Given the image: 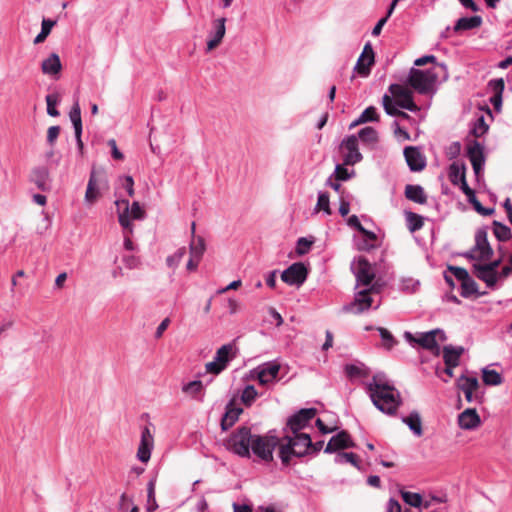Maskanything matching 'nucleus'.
I'll return each instance as SVG.
<instances>
[{
  "instance_id": "nucleus-1",
  "label": "nucleus",
  "mask_w": 512,
  "mask_h": 512,
  "mask_svg": "<svg viewBox=\"0 0 512 512\" xmlns=\"http://www.w3.org/2000/svg\"><path fill=\"white\" fill-rule=\"evenodd\" d=\"M280 445L279 437L272 432L264 435L253 434L248 427L238 428L226 442L227 449L239 457L251 458L253 455L263 463L273 461V452Z\"/></svg>"
},
{
  "instance_id": "nucleus-2",
  "label": "nucleus",
  "mask_w": 512,
  "mask_h": 512,
  "mask_svg": "<svg viewBox=\"0 0 512 512\" xmlns=\"http://www.w3.org/2000/svg\"><path fill=\"white\" fill-rule=\"evenodd\" d=\"M367 391L374 406L382 413L394 415L401 405L399 391L390 385L383 374H376L367 383Z\"/></svg>"
},
{
  "instance_id": "nucleus-3",
  "label": "nucleus",
  "mask_w": 512,
  "mask_h": 512,
  "mask_svg": "<svg viewBox=\"0 0 512 512\" xmlns=\"http://www.w3.org/2000/svg\"><path fill=\"white\" fill-rule=\"evenodd\" d=\"M381 305L380 286L377 283L370 286L355 285L354 300L344 306V311L362 314L369 309H378Z\"/></svg>"
},
{
  "instance_id": "nucleus-4",
  "label": "nucleus",
  "mask_w": 512,
  "mask_h": 512,
  "mask_svg": "<svg viewBox=\"0 0 512 512\" xmlns=\"http://www.w3.org/2000/svg\"><path fill=\"white\" fill-rule=\"evenodd\" d=\"M292 434V436H285L286 443H281L279 448V457L285 465L289 464L292 457H302L307 454L312 446L309 434L300 431Z\"/></svg>"
},
{
  "instance_id": "nucleus-5",
  "label": "nucleus",
  "mask_w": 512,
  "mask_h": 512,
  "mask_svg": "<svg viewBox=\"0 0 512 512\" xmlns=\"http://www.w3.org/2000/svg\"><path fill=\"white\" fill-rule=\"evenodd\" d=\"M118 222L123 230L134 233V220H143L146 217L145 210L140 206L139 202L129 203L125 199H117L115 201Z\"/></svg>"
},
{
  "instance_id": "nucleus-6",
  "label": "nucleus",
  "mask_w": 512,
  "mask_h": 512,
  "mask_svg": "<svg viewBox=\"0 0 512 512\" xmlns=\"http://www.w3.org/2000/svg\"><path fill=\"white\" fill-rule=\"evenodd\" d=\"M438 75L434 69L412 68L408 75L409 85L420 94H434Z\"/></svg>"
},
{
  "instance_id": "nucleus-7",
  "label": "nucleus",
  "mask_w": 512,
  "mask_h": 512,
  "mask_svg": "<svg viewBox=\"0 0 512 512\" xmlns=\"http://www.w3.org/2000/svg\"><path fill=\"white\" fill-rule=\"evenodd\" d=\"M492 255L493 249L488 242L486 230H477L475 234V244L464 256L475 261V263H482L491 260Z\"/></svg>"
},
{
  "instance_id": "nucleus-8",
  "label": "nucleus",
  "mask_w": 512,
  "mask_h": 512,
  "mask_svg": "<svg viewBox=\"0 0 512 512\" xmlns=\"http://www.w3.org/2000/svg\"><path fill=\"white\" fill-rule=\"evenodd\" d=\"M404 338L411 345L418 344L425 349L438 351V339L443 341L445 336L441 330L435 329L429 332L418 333L416 335L406 331L404 333Z\"/></svg>"
},
{
  "instance_id": "nucleus-9",
  "label": "nucleus",
  "mask_w": 512,
  "mask_h": 512,
  "mask_svg": "<svg viewBox=\"0 0 512 512\" xmlns=\"http://www.w3.org/2000/svg\"><path fill=\"white\" fill-rule=\"evenodd\" d=\"M351 270L356 278V285H374V267L364 257L360 256L355 258L351 263Z\"/></svg>"
},
{
  "instance_id": "nucleus-10",
  "label": "nucleus",
  "mask_w": 512,
  "mask_h": 512,
  "mask_svg": "<svg viewBox=\"0 0 512 512\" xmlns=\"http://www.w3.org/2000/svg\"><path fill=\"white\" fill-rule=\"evenodd\" d=\"M107 186V179L102 171L93 169L87 183L84 200L86 204L93 205L101 196V189Z\"/></svg>"
},
{
  "instance_id": "nucleus-11",
  "label": "nucleus",
  "mask_w": 512,
  "mask_h": 512,
  "mask_svg": "<svg viewBox=\"0 0 512 512\" xmlns=\"http://www.w3.org/2000/svg\"><path fill=\"white\" fill-rule=\"evenodd\" d=\"M389 91L391 93L390 97L400 108L411 112H416L419 110V107L413 100V93L409 88L400 84H392L389 87Z\"/></svg>"
},
{
  "instance_id": "nucleus-12",
  "label": "nucleus",
  "mask_w": 512,
  "mask_h": 512,
  "mask_svg": "<svg viewBox=\"0 0 512 512\" xmlns=\"http://www.w3.org/2000/svg\"><path fill=\"white\" fill-rule=\"evenodd\" d=\"M340 149L343 154L344 165H355L362 160V155L358 149V138L355 135L343 139Z\"/></svg>"
},
{
  "instance_id": "nucleus-13",
  "label": "nucleus",
  "mask_w": 512,
  "mask_h": 512,
  "mask_svg": "<svg viewBox=\"0 0 512 512\" xmlns=\"http://www.w3.org/2000/svg\"><path fill=\"white\" fill-rule=\"evenodd\" d=\"M279 371L280 364L275 361H271L259 365L251 371V373L252 377L256 378L261 385H267L273 383L277 379Z\"/></svg>"
},
{
  "instance_id": "nucleus-14",
  "label": "nucleus",
  "mask_w": 512,
  "mask_h": 512,
  "mask_svg": "<svg viewBox=\"0 0 512 512\" xmlns=\"http://www.w3.org/2000/svg\"><path fill=\"white\" fill-rule=\"evenodd\" d=\"M225 24H226V18H224V17L215 19L212 22V27L208 33V39H207V43H206L207 44V46H206L207 52H211L212 50H214L221 44V42L225 36V33H226Z\"/></svg>"
},
{
  "instance_id": "nucleus-15",
  "label": "nucleus",
  "mask_w": 512,
  "mask_h": 512,
  "mask_svg": "<svg viewBox=\"0 0 512 512\" xmlns=\"http://www.w3.org/2000/svg\"><path fill=\"white\" fill-rule=\"evenodd\" d=\"M307 278V269L303 263H294L281 274V279L289 285H301Z\"/></svg>"
},
{
  "instance_id": "nucleus-16",
  "label": "nucleus",
  "mask_w": 512,
  "mask_h": 512,
  "mask_svg": "<svg viewBox=\"0 0 512 512\" xmlns=\"http://www.w3.org/2000/svg\"><path fill=\"white\" fill-rule=\"evenodd\" d=\"M153 447V434L148 427H144L141 432V440L137 450L138 460L143 463H147L150 460Z\"/></svg>"
},
{
  "instance_id": "nucleus-17",
  "label": "nucleus",
  "mask_w": 512,
  "mask_h": 512,
  "mask_svg": "<svg viewBox=\"0 0 512 512\" xmlns=\"http://www.w3.org/2000/svg\"><path fill=\"white\" fill-rule=\"evenodd\" d=\"M473 273L479 280L483 281L486 284V286L490 289H495L497 283L499 282L498 271H494L488 268L483 263H474Z\"/></svg>"
},
{
  "instance_id": "nucleus-18",
  "label": "nucleus",
  "mask_w": 512,
  "mask_h": 512,
  "mask_svg": "<svg viewBox=\"0 0 512 512\" xmlns=\"http://www.w3.org/2000/svg\"><path fill=\"white\" fill-rule=\"evenodd\" d=\"M459 389L464 393L467 402L479 400V382L476 377L461 376L457 381Z\"/></svg>"
},
{
  "instance_id": "nucleus-19",
  "label": "nucleus",
  "mask_w": 512,
  "mask_h": 512,
  "mask_svg": "<svg viewBox=\"0 0 512 512\" xmlns=\"http://www.w3.org/2000/svg\"><path fill=\"white\" fill-rule=\"evenodd\" d=\"M404 157L411 171H422L426 166V158L418 147H406L404 149Z\"/></svg>"
},
{
  "instance_id": "nucleus-20",
  "label": "nucleus",
  "mask_w": 512,
  "mask_h": 512,
  "mask_svg": "<svg viewBox=\"0 0 512 512\" xmlns=\"http://www.w3.org/2000/svg\"><path fill=\"white\" fill-rule=\"evenodd\" d=\"M316 412L317 410L315 408H307L293 415L288 421L291 432L296 433L306 427L309 421L315 417Z\"/></svg>"
},
{
  "instance_id": "nucleus-21",
  "label": "nucleus",
  "mask_w": 512,
  "mask_h": 512,
  "mask_svg": "<svg viewBox=\"0 0 512 512\" xmlns=\"http://www.w3.org/2000/svg\"><path fill=\"white\" fill-rule=\"evenodd\" d=\"M374 63V51L370 43L365 44L360 57L355 65V70L362 77L370 74V68Z\"/></svg>"
},
{
  "instance_id": "nucleus-22",
  "label": "nucleus",
  "mask_w": 512,
  "mask_h": 512,
  "mask_svg": "<svg viewBox=\"0 0 512 512\" xmlns=\"http://www.w3.org/2000/svg\"><path fill=\"white\" fill-rule=\"evenodd\" d=\"M62 70V63L57 53H51L41 62V71L44 75L58 79Z\"/></svg>"
},
{
  "instance_id": "nucleus-23",
  "label": "nucleus",
  "mask_w": 512,
  "mask_h": 512,
  "mask_svg": "<svg viewBox=\"0 0 512 512\" xmlns=\"http://www.w3.org/2000/svg\"><path fill=\"white\" fill-rule=\"evenodd\" d=\"M480 423V416L475 409L468 408L458 416V424L464 430L476 429Z\"/></svg>"
},
{
  "instance_id": "nucleus-24",
  "label": "nucleus",
  "mask_w": 512,
  "mask_h": 512,
  "mask_svg": "<svg viewBox=\"0 0 512 512\" xmlns=\"http://www.w3.org/2000/svg\"><path fill=\"white\" fill-rule=\"evenodd\" d=\"M353 443L350 439V436L345 431L339 432L337 435L333 436L328 442L325 452L332 453L339 449L352 447Z\"/></svg>"
},
{
  "instance_id": "nucleus-25",
  "label": "nucleus",
  "mask_w": 512,
  "mask_h": 512,
  "mask_svg": "<svg viewBox=\"0 0 512 512\" xmlns=\"http://www.w3.org/2000/svg\"><path fill=\"white\" fill-rule=\"evenodd\" d=\"M191 233L192 238L189 243V254L201 260L206 251V243L202 236L195 235V223H192Z\"/></svg>"
},
{
  "instance_id": "nucleus-26",
  "label": "nucleus",
  "mask_w": 512,
  "mask_h": 512,
  "mask_svg": "<svg viewBox=\"0 0 512 512\" xmlns=\"http://www.w3.org/2000/svg\"><path fill=\"white\" fill-rule=\"evenodd\" d=\"M182 392L192 398L202 400L204 394V385L200 380H193L182 385Z\"/></svg>"
},
{
  "instance_id": "nucleus-27",
  "label": "nucleus",
  "mask_w": 512,
  "mask_h": 512,
  "mask_svg": "<svg viewBox=\"0 0 512 512\" xmlns=\"http://www.w3.org/2000/svg\"><path fill=\"white\" fill-rule=\"evenodd\" d=\"M405 197L418 204H425L427 201V195L422 186L408 184L405 187Z\"/></svg>"
},
{
  "instance_id": "nucleus-28",
  "label": "nucleus",
  "mask_w": 512,
  "mask_h": 512,
  "mask_svg": "<svg viewBox=\"0 0 512 512\" xmlns=\"http://www.w3.org/2000/svg\"><path fill=\"white\" fill-rule=\"evenodd\" d=\"M463 353L462 347L445 346L443 349V359L446 366L457 367L460 357Z\"/></svg>"
},
{
  "instance_id": "nucleus-29",
  "label": "nucleus",
  "mask_w": 512,
  "mask_h": 512,
  "mask_svg": "<svg viewBox=\"0 0 512 512\" xmlns=\"http://www.w3.org/2000/svg\"><path fill=\"white\" fill-rule=\"evenodd\" d=\"M489 86L494 92V95L491 97L490 101L495 109H499L502 104L504 81L503 79H494L489 82Z\"/></svg>"
},
{
  "instance_id": "nucleus-30",
  "label": "nucleus",
  "mask_w": 512,
  "mask_h": 512,
  "mask_svg": "<svg viewBox=\"0 0 512 512\" xmlns=\"http://www.w3.org/2000/svg\"><path fill=\"white\" fill-rule=\"evenodd\" d=\"M241 413V408L234 407L232 404H229L221 421L222 429L227 430L231 427L238 420Z\"/></svg>"
},
{
  "instance_id": "nucleus-31",
  "label": "nucleus",
  "mask_w": 512,
  "mask_h": 512,
  "mask_svg": "<svg viewBox=\"0 0 512 512\" xmlns=\"http://www.w3.org/2000/svg\"><path fill=\"white\" fill-rule=\"evenodd\" d=\"M402 421L409 427V429L416 435L421 436L422 431V421L418 412H411L408 416L403 417Z\"/></svg>"
},
{
  "instance_id": "nucleus-32",
  "label": "nucleus",
  "mask_w": 512,
  "mask_h": 512,
  "mask_svg": "<svg viewBox=\"0 0 512 512\" xmlns=\"http://www.w3.org/2000/svg\"><path fill=\"white\" fill-rule=\"evenodd\" d=\"M314 213L322 212L324 215L329 216L332 214V210L330 207V198L329 194L324 191L318 192L317 203L313 209Z\"/></svg>"
},
{
  "instance_id": "nucleus-33",
  "label": "nucleus",
  "mask_w": 512,
  "mask_h": 512,
  "mask_svg": "<svg viewBox=\"0 0 512 512\" xmlns=\"http://www.w3.org/2000/svg\"><path fill=\"white\" fill-rule=\"evenodd\" d=\"M481 23L482 19L480 16L462 17L456 22L454 30L461 31L474 29L479 27Z\"/></svg>"
},
{
  "instance_id": "nucleus-34",
  "label": "nucleus",
  "mask_w": 512,
  "mask_h": 512,
  "mask_svg": "<svg viewBox=\"0 0 512 512\" xmlns=\"http://www.w3.org/2000/svg\"><path fill=\"white\" fill-rule=\"evenodd\" d=\"M69 118L73 124L74 131H75V137L79 138V136L82 134V120H81V109L79 106L78 101L74 103L72 106Z\"/></svg>"
},
{
  "instance_id": "nucleus-35",
  "label": "nucleus",
  "mask_w": 512,
  "mask_h": 512,
  "mask_svg": "<svg viewBox=\"0 0 512 512\" xmlns=\"http://www.w3.org/2000/svg\"><path fill=\"white\" fill-rule=\"evenodd\" d=\"M378 121V113L375 107L369 106L367 107L360 116L350 124V128H353L357 125L366 123V122H373Z\"/></svg>"
},
{
  "instance_id": "nucleus-36",
  "label": "nucleus",
  "mask_w": 512,
  "mask_h": 512,
  "mask_svg": "<svg viewBox=\"0 0 512 512\" xmlns=\"http://www.w3.org/2000/svg\"><path fill=\"white\" fill-rule=\"evenodd\" d=\"M482 379L486 385L497 386L503 382V378L496 370L484 368L482 370Z\"/></svg>"
},
{
  "instance_id": "nucleus-37",
  "label": "nucleus",
  "mask_w": 512,
  "mask_h": 512,
  "mask_svg": "<svg viewBox=\"0 0 512 512\" xmlns=\"http://www.w3.org/2000/svg\"><path fill=\"white\" fill-rule=\"evenodd\" d=\"M232 345L226 344L221 346L215 354L214 360H216L222 367L226 368L227 364L231 359Z\"/></svg>"
},
{
  "instance_id": "nucleus-38",
  "label": "nucleus",
  "mask_w": 512,
  "mask_h": 512,
  "mask_svg": "<svg viewBox=\"0 0 512 512\" xmlns=\"http://www.w3.org/2000/svg\"><path fill=\"white\" fill-rule=\"evenodd\" d=\"M56 21L51 19H43L41 22V31L40 33L34 38V44H40L45 41V39L48 37V35L51 33L52 28L55 26Z\"/></svg>"
},
{
  "instance_id": "nucleus-39",
  "label": "nucleus",
  "mask_w": 512,
  "mask_h": 512,
  "mask_svg": "<svg viewBox=\"0 0 512 512\" xmlns=\"http://www.w3.org/2000/svg\"><path fill=\"white\" fill-rule=\"evenodd\" d=\"M33 177L34 183L39 189L45 191L49 188V173L47 169L42 168L35 170Z\"/></svg>"
},
{
  "instance_id": "nucleus-40",
  "label": "nucleus",
  "mask_w": 512,
  "mask_h": 512,
  "mask_svg": "<svg viewBox=\"0 0 512 512\" xmlns=\"http://www.w3.org/2000/svg\"><path fill=\"white\" fill-rule=\"evenodd\" d=\"M461 295L467 298L472 295L481 296L483 293H478L477 283L471 278V276H469L461 283Z\"/></svg>"
},
{
  "instance_id": "nucleus-41",
  "label": "nucleus",
  "mask_w": 512,
  "mask_h": 512,
  "mask_svg": "<svg viewBox=\"0 0 512 512\" xmlns=\"http://www.w3.org/2000/svg\"><path fill=\"white\" fill-rule=\"evenodd\" d=\"M449 178L453 184H460L461 181L465 180L464 167L456 162L452 163L449 168Z\"/></svg>"
},
{
  "instance_id": "nucleus-42",
  "label": "nucleus",
  "mask_w": 512,
  "mask_h": 512,
  "mask_svg": "<svg viewBox=\"0 0 512 512\" xmlns=\"http://www.w3.org/2000/svg\"><path fill=\"white\" fill-rule=\"evenodd\" d=\"M359 139L368 145H375L378 141V133L372 127H365L358 132Z\"/></svg>"
},
{
  "instance_id": "nucleus-43",
  "label": "nucleus",
  "mask_w": 512,
  "mask_h": 512,
  "mask_svg": "<svg viewBox=\"0 0 512 512\" xmlns=\"http://www.w3.org/2000/svg\"><path fill=\"white\" fill-rule=\"evenodd\" d=\"M345 373L351 379L367 376L368 372L363 364H348L345 366Z\"/></svg>"
},
{
  "instance_id": "nucleus-44",
  "label": "nucleus",
  "mask_w": 512,
  "mask_h": 512,
  "mask_svg": "<svg viewBox=\"0 0 512 512\" xmlns=\"http://www.w3.org/2000/svg\"><path fill=\"white\" fill-rule=\"evenodd\" d=\"M405 217L410 232H415L422 228L424 223L423 218L420 215L413 212H406Z\"/></svg>"
},
{
  "instance_id": "nucleus-45",
  "label": "nucleus",
  "mask_w": 512,
  "mask_h": 512,
  "mask_svg": "<svg viewBox=\"0 0 512 512\" xmlns=\"http://www.w3.org/2000/svg\"><path fill=\"white\" fill-rule=\"evenodd\" d=\"M258 393L253 385H247L241 393V401L246 406H251L256 400Z\"/></svg>"
},
{
  "instance_id": "nucleus-46",
  "label": "nucleus",
  "mask_w": 512,
  "mask_h": 512,
  "mask_svg": "<svg viewBox=\"0 0 512 512\" xmlns=\"http://www.w3.org/2000/svg\"><path fill=\"white\" fill-rule=\"evenodd\" d=\"M493 231H494L495 237L499 241H506V240L510 239V237H511L510 228L506 225H503V224L497 222V221H495L493 223Z\"/></svg>"
},
{
  "instance_id": "nucleus-47",
  "label": "nucleus",
  "mask_w": 512,
  "mask_h": 512,
  "mask_svg": "<svg viewBox=\"0 0 512 512\" xmlns=\"http://www.w3.org/2000/svg\"><path fill=\"white\" fill-rule=\"evenodd\" d=\"M186 254V248L180 247L173 253L172 255L168 256L166 259V264L171 269H176L179 264L181 263L184 255Z\"/></svg>"
},
{
  "instance_id": "nucleus-48",
  "label": "nucleus",
  "mask_w": 512,
  "mask_h": 512,
  "mask_svg": "<svg viewBox=\"0 0 512 512\" xmlns=\"http://www.w3.org/2000/svg\"><path fill=\"white\" fill-rule=\"evenodd\" d=\"M404 502L412 507L419 508L422 505L423 498L419 493L401 491Z\"/></svg>"
},
{
  "instance_id": "nucleus-49",
  "label": "nucleus",
  "mask_w": 512,
  "mask_h": 512,
  "mask_svg": "<svg viewBox=\"0 0 512 512\" xmlns=\"http://www.w3.org/2000/svg\"><path fill=\"white\" fill-rule=\"evenodd\" d=\"M468 156L470 162L484 161L483 147L478 142H473L468 147Z\"/></svg>"
},
{
  "instance_id": "nucleus-50",
  "label": "nucleus",
  "mask_w": 512,
  "mask_h": 512,
  "mask_svg": "<svg viewBox=\"0 0 512 512\" xmlns=\"http://www.w3.org/2000/svg\"><path fill=\"white\" fill-rule=\"evenodd\" d=\"M488 128L485 117L481 115L475 120L471 132L475 137H481L488 131Z\"/></svg>"
},
{
  "instance_id": "nucleus-51",
  "label": "nucleus",
  "mask_w": 512,
  "mask_h": 512,
  "mask_svg": "<svg viewBox=\"0 0 512 512\" xmlns=\"http://www.w3.org/2000/svg\"><path fill=\"white\" fill-rule=\"evenodd\" d=\"M45 100L47 104V113L52 117L59 116V111L56 109V106L59 103L58 94H48Z\"/></svg>"
},
{
  "instance_id": "nucleus-52",
  "label": "nucleus",
  "mask_w": 512,
  "mask_h": 512,
  "mask_svg": "<svg viewBox=\"0 0 512 512\" xmlns=\"http://www.w3.org/2000/svg\"><path fill=\"white\" fill-rule=\"evenodd\" d=\"M383 107L385 112L390 116H398L400 114V110L398 109V105L393 101V99L388 96L384 95L382 99Z\"/></svg>"
},
{
  "instance_id": "nucleus-53",
  "label": "nucleus",
  "mask_w": 512,
  "mask_h": 512,
  "mask_svg": "<svg viewBox=\"0 0 512 512\" xmlns=\"http://www.w3.org/2000/svg\"><path fill=\"white\" fill-rule=\"evenodd\" d=\"M335 462L338 464L350 463L355 467L358 466L357 455L352 452H341L335 456Z\"/></svg>"
},
{
  "instance_id": "nucleus-54",
  "label": "nucleus",
  "mask_w": 512,
  "mask_h": 512,
  "mask_svg": "<svg viewBox=\"0 0 512 512\" xmlns=\"http://www.w3.org/2000/svg\"><path fill=\"white\" fill-rule=\"evenodd\" d=\"M354 170L347 169L344 167V164H337L334 170V176L338 181H346L350 179L354 175Z\"/></svg>"
},
{
  "instance_id": "nucleus-55",
  "label": "nucleus",
  "mask_w": 512,
  "mask_h": 512,
  "mask_svg": "<svg viewBox=\"0 0 512 512\" xmlns=\"http://www.w3.org/2000/svg\"><path fill=\"white\" fill-rule=\"evenodd\" d=\"M378 331H379V334L381 336V339L383 341V345L387 348V349H391L396 341L394 339V337L392 336V334L385 328H382V327H379L378 328Z\"/></svg>"
},
{
  "instance_id": "nucleus-56",
  "label": "nucleus",
  "mask_w": 512,
  "mask_h": 512,
  "mask_svg": "<svg viewBox=\"0 0 512 512\" xmlns=\"http://www.w3.org/2000/svg\"><path fill=\"white\" fill-rule=\"evenodd\" d=\"M148 503H149V507H148L149 512H152L157 509L158 505H157L156 499H155V486H154L153 481H150L148 484Z\"/></svg>"
},
{
  "instance_id": "nucleus-57",
  "label": "nucleus",
  "mask_w": 512,
  "mask_h": 512,
  "mask_svg": "<svg viewBox=\"0 0 512 512\" xmlns=\"http://www.w3.org/2000/svg\"><path fill=\"white\" fill-rule=\"evenodd\" d=\"M394 135L399 141L410 140V134L403 128L400 127L397 121L393 122Z\"/></svg>"
},
{
  "instance_id": "nucleus-58",
  "label": "nucleus",
  "mask_w": 512,
  "mask_h": 512,
  "mask_svg": "<svg viewBox=\"0 0 512 512\" xmlns=\"http://www.w3.org/2000/svg\"><path fill=\"white\" fill-rule=\"evenodd\" d=\"M385 512H412V511L410 509H403L397 500L390 498L386 504Z\"/></svg>"
},
{
  "instance_id": "nucleus-59",
  "label": "nucleus",
  "mask_w": 512,
  "mask_h": 512,
  "mask_svg": "<svg viewBox=\"0 0 512 512\" xmlns=\"http://www.w3.org/2000/svg\"><path fill=\"white\" fill-rule=\"evenodd\" d=\"M469 202L473 205L474 209L481 215L488 216L493 214L494 212L493 208L483 207L476 197L472 198Z\"/></svg>"
},
{
  "instance_id": "nucleus-60",
  "label": "nucleus",
  "mask_w": 512,
  "mask_h": 512,
  "mask_svg": "<svg viewBox=\"0 0 512 512\" xmlns=\"http://www.w3.org/2000/svg\"><path fill=\"white\" fill-rule=\"evenodd\" d=\"M120 181L122 182V186L126 189L127 194L130 197L134 196V180L131 176H124L120 178Z\"/></svg>"
},
{
  "instance_id": "nucleus-61",
  "label": "nucleus",
  "mask_w": 512,
  "mask_h": 512,
  "mask_svg": "<svg viewBox=\"0 0 512 512\" xmlns=\"http://www.w3.org/2000/svg\"><path fill=\"white\" fill-rule=\"evenodd\" d=\"M312 245V241L307 238H300L297 242V253L303 255L307 253Z\"/></svg>"
},
{
  "instance_id": "nucleus-62",
  "label": "nucleus",
  "mask_w": 512,
  "mask_h": 512,
  "mask_svg": "<svg viewBox=\"0 0 512 512\" xmlns=\"http://www.w3.org/2000/svg\"><path fill=\"white\" fill-rule=\"evenodd\" d=\"M123 263L128 269H136L140 266L139 258L133 255L124 256Z\"/></svg>"
},
{
  "instance_id": "nucleus-63",
  "label": "nucleus",
  "mask_w": 512,
  "mask_h": 512,
  "mask_svg": "<svg viewBox=\"0 0 512 512\" xmlns=\"http://www.w3.org/2000/svg\"><path fill=\"white\" fill-rule=\"evenodd\" d=\"M60 134V127L59 126H51L48 128L47 131V142L49 145L53 146L55 141L57 140L58 136Z\"/></svg>"
},
{
  "instance_id": "nucleus-64",
  "label": "nucleus",
  "mask_w": 512,
  "mask_h": 512,
  "mask_svg": "<svg viewBox=\"0 0 512 512\" xmlns=\"http://www.w3.org/2000/svg\"><path fill=\"white\" fill-rule=\"evenodd\" d=\"M205 369L208 373L218 375L221 373L225 368L222 367L216 360H213L211 362L206 363Z\"/></svg>"
}]
</instances>
